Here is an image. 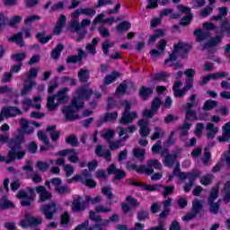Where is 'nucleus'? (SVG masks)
Here are the masks:
<instances>
[{
    "label": "nucleus",
    "instance_id": "1",
    "mask_svg": "<svg viewBox=\"0 0 230 230\" xmlns=\"http://www.w3.org/2000/svg\"><path fill=\"white\" fill-rule=\"evenodd\" d=\"M94 94V92L91 89H87L86 85H83L77 90V96L72 99L71 104L63 107L62 113L65 115L66 121H75L80 119V116L75 114L76 111L85 107L84 99L88 100Z\"/></svg>",
    "mask_w": 230,
    "mask_h": 230
},
{
    "label": "nucleus",
    "instance_id": "2",
    "mask_svg": "<svg viewBox=\"0 0 230 230\" xmlns=\"http://www.w3.org/2000/svg\"><path fill=\"white\" fill-rule=\"evenodd\" d=\"M20 135L15 136L13 138L9 139V152L6 157V164H9L15 160H22L25 156L24 151H20L22 148V144L25 142L24 135L33 134L34 128H31L27 130L18 129Z\"/></svg>",
    "mask_w": 230,
    "mask_h": 230
},
{
    "label": "nucleus",
    "instance_id": "3",
    "mask_svg": "<svg viewBox=\"0 0 230 230\" xmlns=\"http://www.w3.org/2000/svg\"><path fill=\"white\" fill-rule=\"evenodd\" d=\"M223 35H230V22L226 20L222 21L220 24V34L216 35V37L208 40V41L204 42L202 49H208V53H214L213 47L218 46L223 41Z\"/></svg>",
    "mask_w": 230,
    "mask_h": 230
},
{
    "label": "nucleus",
    "instance_id": "4",
    "mask_svg": "<svg viewBox=\"0 0 230 230\" xmlns=\"http://www.w3.org/2000/svg\"><path fill=\"white\" fill-rule=\"evenodd\" d=\"M163 164H161L157 159H149L146 164L137 165L136 164H131L129 165V170L135 171L138 174H146L148 176L155 173V170H162Z\"/></svg>",
    "mask_w": 230,
    "mask_h": 230
},
{
    "label": "nucleus",
    "instance_id": "5",
    "mask_svg": "<svg viewBox=\"0 0 230 230\" xmlns=\"http://www.w3.org/2000/svg\"><path fill=\"white\" fill-rule=\"evenodd\" d=\"M191 47L188 43H183L179 41L178 44L173 46L172 52L169 55L168 58L164 59V64H169L170 62H175L178 59V53L181 51V58L184 59L187 58L190 53Z\"/></svg>",
    "mask_w": 230,
    "mask_h": 230
},
{
    "label": "nucleus",
    "instance_id": "6",
    "mask_svg": "<svg viewBox=\"0 0 230 230\" xmlns=\"http://www.w3.org/2000/svg\"><path fill=\"white\" fill-rule=\"evenodd\" d=\"M163 105V101H161L159 96H155L151 102L150 110L145 109L142 112V116L145 119L154 118L159 111L160 107Z\"/></svg>",
    "mask_w": 230,
    "mask_h": 230
},
{
    "label": "nucleus",
    "instance_id": "7",
    "mask_svg": "<svg viewBox=\"0 0 230 230\" xmlns=\"http://www.w3.org/2000/svg\"><path fill=\"white\" fill-rule=\"evenodd\" d=\"M183 83L181 81H176L172 84V93L174 98H184L187 93L193 88V85L185 84L182 87ZM182 87V89H180Z\"/></svg>",
    "mask_w": 230,
    "mask_h": 230
},
{
    "label": "nucleus",
    "instance_id": "8",
    "mask_svg": "<svg viewBox=\"0 0 230 230\" xmlns=\"http://www.w3.org/2000/svg\"><path fill=\"white\" fill-rule=\"evenodd\" d=\"M22 115V111L17 106H4L0 111V122L5 118H14Z\"/></svg>",
    "mask_w": 230,
    "mask_h": 230
},
{
    "label": "nucleus",
    "instance_id": "9",
    "mask_svg": "<svg viewBox=\"0 0 230 230\" xmlns=\"http://www.w3.org/2000/svg\"><path fill=\"white\" fill-rule=\"evenodd\" d=\"M126 184L133 186L134 188H143L145 190L154 192L158 190V188H164L163 184H154V185H148L142 181H134L133 179H126L125 180Z\"/></svg>",
    "mask_w": 230,
    "mask_h": 230
},
{
    "label": "nucleus",
    "instance_id": "10",
    "mask_svg": "<svg viewBox=\"0 0 230 230\" xmlns=\"http://www.w3.org/2000/svg\"><path fill=\"white\" fill-rule=\"evenodd\" d=\"M125 201L128 203L123 202L120 205L123 214H128L132 209H135L140 206L138 199L130 195L125 198Z\"/></svg>",
    "mask_w": 230,
    "mask_h": 230
},
{
    "label": "nucleus",
    "instance_id": "11",
    "mask_svg": "<svg viewBox=\"0 0 230 230\" xmlns=\"http://www.w3.org/2000/svg\"><path fill=\"white\" fill-rule=\"evenodd\" d=\"M41 212L45 216L46 220L51 221L54 217V215L58 212V204L56 202L45 204L41 208Z\"/></svg>",
    "mask_w": 230,
    "mask_h": 230
},
{
    "label": "nucleus",
    "instance_id": "12",
    "mask_svg": "<svg viewBox=\"0 0 230 230\" xmlns=\"http://www.w3.org/2000/svg\"><path fill=\"white\" fill-rule=\"evenodd\" d=\"M119 112H105L104 115H101L100 119L96 120V127L100 128L105 123H112L118 119Z\"/></svg>",
    "mask_w": 230,
    "mask_h": 230
},
{
    "label": "nucleus",
    "instance_id": "13",
    "mask_svg": "<svg viewBox=\"0 0 230 230\" xmlns=\"http://www.w3.org/2000/svg\"><path fill=\"white\" fill-rule=\"evenodd\" d=\"M108 175H114L113 180L120 181L127 177V172L125 171L117 169L115 164H111L106 169Z\"/></svg>",
    "mask_w": 230,
    "mask_h": 230
},
{
    "label": "nucleus",
    "instance_id": "14",
    "mask_svg": "<svg viewBox=\"0 0 230 230\" xmlns=\"http://www.w3.org/2000/svg\"><path fill=\"white\" fill-rule=\"evenodd\" d=\"M181 150L182 148L177 146L176 151H173L172 155H165L163 162L164 165L168 168L173 167Z\"/></svg>",
    "mask_w": 230,
    "mask_h": 230
},
{
    "label": "nucleus",
    "instance_id": "15",
    "mask_svg": "<svg viewBox=\"0 0 230 230\" xmlns=\"http://www.w3.org/2000/svg\"><path fill=\"white\" fill-rule=\"evenodd\" d=\"M36 192L39 194V200L41 203L52 199V193L47 190L46 187L44 186L36 187Z\"/></svg>",
    "mask_w": 230,
    "mask_h": 230
},
{
    "label": "nucleus",
    "instance_id": "16",
    "mask_svg": "<svg viewBox=\"0 0 230 230\" xmlns=\"http://www.w3.org/2000/svg\"><path fill=\"white\" fill-rule=\"evenodd\" d=\"M76 51L77 55H71L66 58V64H77L82 62L84 58H86V53L83 49H76Z\"/></svg>",
    "mask_w": 230,
    "mask_h": 230
},
{
    "label": "nucleus",
    "instance_id": "17",
    "mask_svg": "<svg viewBox=\"0 0 230 230\" xmlns=\"http://www.w3.org/2000/svg\"><path fill=\"white\" fill-rule=\"evenodd\" d=\"M138 126H139V134L141 136L142 138H146L150 132V127H149V120H147L146 119H143L138 120Z\"/></svg>",
    "mask_w": 230,
    "mask_h": 230
},
{
    "label": "nucleus",
    "instance_id": "18",
    "mask_svg": "<svg viewBox=\"0 0 230 230\" xmlns=\"http://www.w3.org/2000/svg\"><path fill=\"white\" fill-rule=\"evenodd\" d=\"M169 77H170V75L164 71H161L160 73H156V74H152L150 75V79L153 84H157L160 82L167 83Z\"/></svg>",
    "mask_w": 230,
    "mask_h": 230
},
{
    "label": "nucleus",
    "instance_id": "19",
    "mask_svg": "<svg viewBox=\"0 0 230 230\" xmlns=\"http://www.w3.org/2000/svg\"><path fill=\"white\" fill-rule=\"evenodd\" d=\"M137 118V111L131 112H122V116L120 118L119 123L120 125H128L134 122V120Z\"/></svg>",
    "mask_w": 230,
    "mask_h": 230
},
{
    "label": "nucleus",
    "instance_id": "20",
    "mask_svg": "<svg viewBox=\"0 0 230 230\" xmlns=\"http://www.w3.org/2000/svg\"><path fill=\"white\" fill-rule=\"evenodd\" d=\"M82 197L77 195L76 199H75L71 204V208L74 213H78L84 211L86 209V203L81 202Z\"/></svg>",
    "mask_w": 230,
    "mask_h": 230
},
{
    "label": "nucleus",
    "instance_id": "21",
    "mask_svg": "<svg viewBox=\"0 0 230 230\" xmlns=\"http://www.w3.org/2000/svg\"><path fill=\"white\" fill-rule=\"evenodd\" d=\"M69 89L67 87H64L61 90L58 91L57 94L54 95L58 102V104H66L68 102V93Z\"/></svg>",
    "mask_w": 230,
    "mask_h": 230
},
{
    "label": "nucleus",
    "instance_id": "22",
    "mask_svg": "<svg viewBox=\"0 0 230 230\" xmlns=\"http://www.w3.org/2000/svg\"><path fill=\"white\" fill-rule=\"evenodd\" d=\"M95 155L97 157L105 158V161L111 162V152L110 149L102 150V146L99 145L95 147Z\"/></svg>",
    "mask_w": 230,
    "mask_h": 230
},
{
    "label": "nucleus",
    "instance_id": "23",
    "mask_svg": "<svg viewBox=\"0 0 230 230\" xmlns=\"http://www.w3.org/2000/svg\"><path fill=\"white\" fill-rule=\"evenodd\" d=\"M8 42L15 43L20 48H23L25 46V41L23 40V32H17L16 34H13L8 38Z\"/></svg>",
    "mask_w": 230,
    "mask_h": 230
},
{
    "label": "nucleus",
    "instance_id": "24",
    "mask_svg": "<svg viewBox=\"0 0 230 230\" xmlns=\"http://www.w3.org/2000/svg\"><path fill=\"white\" fill-rule=\"evenodd\" d=\"M139 97L143 101H147L154 94V88L146 85H141L139 89Z\"/></svg>",
    "mask_w": 230,
    "mask_h": 230
},
{
    "label": "nucleus",
    "instance_id": "25",
    "mask_svg": "<svg viewBox=\"0 0 230 230\" xmlns=\"http://www.w3.org/2000/svg\"><path fill=\"white\" fill-rule=\"evenodd\" d=\"M222 136L223 137H218V142L219 143H226L230 139V121L226 123L225 126L222 128Z\"/></svg>",
    "mask_w": 230,
    "mask_h": 230
},
{
    "label": "nucleus",
    "instance_id": "26",
    "mask_svg": "<svg viewBox=\"0 0 230 230\" xmlns=\"http://www.w3.org/2000/svg\"><path fill=\"white\" fill-rule=\"evenodd\" d=\"M184 75L187 76L185 78V84L194 86V76L196 75V71L193 68H188L184 70Z\"/></svg>",
    "mask_w": 230,
    "mask_h": 230
},
{
    "label": "nucleus",
    "instance_id": "27",
    "mask_svg": "<svg viewBox=\"0 0 230 230\" xmlns=\"http://www.w3.org/2000/svg\"><path fill=\"white\" fill-rule=\"evenodd\" d=\"M193 35L197 37L198 42H202L211 37V32L203 31L202 29L199 28L193 31Z\"/></svg>",
    "mask_w": 230,
    "mask_h": 230
},
{
    "label": "nucleus",
    "instance_id": "28",
    "mask_svg": "<svg viewBox=\"0 0 230 230\" xmlns=\"http://www.w3.org/2000/svg\"><path fill=\"white\" fill-rule=\"evenodd\" d=\"M120 73L118 71L111 72V75H107L103 78V83L106 85H110L111 84L116 82L120 77Z\"/></svg>",
    "mask_w": 230,
    "mask_h": 230
},
{
    "label": "nucleus",
    "instance_id": "29",
    "mask_svg": "<svg viewBox=\"0 0 230 230\" xmlns=\"http://www.w3.org/2000/svg\"><path fill=\"white\" fill-rule=\"evenodd\" d=\"M207 130H208V134H207L208 139H214L217 134L218 133V128H216L215 125L211 122H208L207 124Z\"/></svg>",
    "mask_w": 230,
    "mask_h": 230
},
{
    "label": "nucleus",
    "instance_id": "30",
    "mask_svg": "<svg viewBox=\"0 0 230 230\" xmlns=\"http://www.w3.org/2000/svg\"><path fill=\"white\" fill-rule=\"evenodd\" d=\"M35 37L38 40L39 43L42 45L48 44L53 38L52 35H48L46 37V31L38 32Z\"/></svg>",
    "mask_w": 230,
    "mask_h": 230
},
{
    "label": "nucleus",
    "instance_id": "31",
    "mask_svg": "<svg viewBox=\"0 0 230 230\" xmlns=\"http://www.w3.org/2000/svg\"><path fill=\"white\" fill-rule=\"evenodd\" d=\"M77 78L81 83H87L90 79V72L85 68H81L79 72H77Z\"/></svg>",
    "mask_w": 230,
    "mask_h": 230
},
{
    "label": "nucleus",
    "instance_id": "32",
    "mask_svg": "<svg viewBox=\"0 0 230 230\" xmlns=\"http://www.w3.org/2000/svg\"><path fill=\"white\" fill-rule=\"evenodd\" d=\"M103 17H105V14H103V13L97 14L96 17L94 18L93 23L94 25H96L98 23H111L112 22H114V18H112V17H108L104 21L102 20Z\"/></svg>",
    "mask_w": 230,
    "mask_h": 230
},
{
    "label": "nucleus",
    "instance_id": "33",
    "mask_svg": "<svg viewBox=\"0 0 230 230\" xmlns=\"http://www.w3.org/2000/svg\"><path fill=\"white\" fill-rule=\"evenodd\" d=\"M29 193H31V198H27L20 201V204H22V207H31V201L34 200L35 198V191L32 188L28 189Z\"/></svg>",
    "mask_w": 230,
    "mask_h": 230
},
{
    "label": "nucleus",
    "instance_id": "34",
    "mask_svg": "<svg viewBox=\"0 0 230 230\" xmlns=\"http://www.w3.org/2000/svg\"><path fill=\"white\" fill-rule=\"evenodd\" d=\"M0 208H2L3 210L10 209L14 208V204L10 199H8L5 195H4L0 201Z\"/></svg>",
    "mask_w": 230,
    "mask_h": 230
},
{
    "label": "nucleus",
    "instance_id": "35",
    "mask_svg": "<svg viewBox=\"0 0 230 230\" xmlns=\"http://www.w3.org/2000/svg\"><path fill=\"white\" fill-rule=\"evenodd\" d=\"M219 194V184L212 187L209 196H208V203H213L217 200Z\"/></svg>",
    "mask_w": 230,
    "mask_h": 230
},
{
    "label": "nucleus",
    "instance_id": "36",
    "mask_svg": "<svg viewBox=\"0 0 230 230\" xmlns=\"http://www.w3.org/2000/svg\"><path fill=\"white\" fill-rule=\"evenodd\" d=\"M60 82L62 84H66L68 86H76L77 85V80L74 77L63 75L60 78Z\"/></svg>",
    "mask_w": 230,
    "mask_h": 230
},
{
    "label": "nucleus",
    "instance_id": "37",
    "mask_svg": "<svg viewBox=\"0 0 230 230\" xmlns=\"http://www.w3.org/2000/svg\"><path fill=\"white\" fill-rule=\"evenodd\" d=\"M218 12V15H214L211 17L212 21H222L223 18L227 15L228 8L226 6L219 7Z\"/></svg>",
    "mask_w": 230,
    "mask_h": 230
},
{
    "label": "nucleus",
    "instance_id": "38",
    "mask_svg": "<svg viewBox=\"0 0 230 230\" xmlns=\"http://www.w3.org/2000/svg\"><path fill=\"white\" fill-rule=\"evenodd\" d=\"M63 49H64L63 44L62 43L58 44L57 47L54 48L51 52V58L54 60H58Z\"/></svg>",
    "mask_w": 230,
    "mask_h": 230
},
{
    "label": "nucleus",
    "instance_id": "39",
    "mask_svg": "<svg viewBox=\"0 0 230 230\" xmlns=\"http://www.w3.org/2000/svg\"><path fill=\"white\" fill-rule=\"evenodd\" d=\"M204 209V206L203 204L200 202V200L199 199H194L192 201V208H191V212L192 213H196L197 215H199L200 212H202Z\"/></svg>",
    "mask_w": 230,
    "mask_h": 230
},
{
    "label": "nucleus",
    "instance_id": "40",
    "mask_svg": "<svg viewBox=\"0 0 230 230\" xmlns=\"http://www.w3.org/2000/svg\"><path fill=\"white\" fill-rule=\"evenodd\" d=\"M223 191H225V197H223V201L226 204L230 203V181H226L225 186H223Z\"/></svg>",
    "mask_w": 230,
    "mask_h": 230
},
{
    "label": "nucleus",
    "instance_id": "41",
    "mask_svg": "<svg viewBox=\"0 0 230 230\" xmlns=\"http://www.w3.org/2000/svg\"><path fill=\"white\" fill-rule=\"evenodd\" d=\"M149 218V212L147 210L140 209L137 212V220H138V222H146Z\"/></svg>",
    "mask_w": 230,
    "mask_h": 230
},
{
    "label": "nucleus",
    "instance_id": "42",
    "mask_svg": "<svg viewBox=\"0 0 230 230\" xmlns=\"http://www.w3.org/2000/svg\"><path fill=\"white\" fill-rule=\"evenodd\" d=\"M218 102L217 101L213 100H208L207 102H204L202 106V111H209L213 110L214 108L217 107Z\"/></svg>",
    "mask_w": 230,
    "mask_h": 230
},
{
    "label": "nucleus",
    "instance_id": "43",
    "mask_svg": "<svg viewBox=\"0 0 230 230\" xmlns=\"http://www.w3.org/2000/svg\"><path fill=\"white\" fill-rule=\"evenodd\" d=\"M155 132L151 136V140L155 141L157 139H160L161 137H164V131L162 128L160 127H155Z\"/></svg>",
    "mask_w": 230,
    "mask_h": 230
},
{
    "label": "nucleus",
    "instance_id": "44",
    "mask_svg": "<svg viewBox=\"0 0 230 230\" xmlns=\"http://www.w3.org/2000/svg\"><path fill=\"white\" fill-rule=\"evenodd\" d=\"M146 155V149L134 148L133 156L140 161H144Z\"/></svg>",
    "mask_w": 230,
    "mask_h": 230
},
{
    "label": "nucleus",
    "instance_id": "45",
    "mask_svg": "<svg viewBox=\"0 0 230 230\" xmlns=\"http://www.w3.org/2000/svg\"><path fill=\"white\" fill-rule=\"evenodd\" d=\"M216 3V1H209V5L205 6L201 12H200V15L203 18H207L209 14L212 13L213 12V7L212 5Z\"/></svg>",
    "mask_w": 230,
    "mask_h": 230
},
{
    "label": "nucleus",
    "instance_id": "46",
    "mask_svg": "<svg viewBox=\"0 0 230 230\" xmlns=\"http://www.w3.org/2000/svg\"><path fill=\"white\" fill-rule=\"evenodd\" d=\"M210 161H212V154L209 151V148L208 146H205L202 163L205 166H207Z\"/></svg>",
    "mask_w": 230,
    "mask_h": 230
},
{
    "label": "nucleus",
    "instance_id": "47",
    "mask_svg": "<svg viewBox=\"0 0 230 230\" xmlns=\"http://www.w3.org/2000/svg\"><path fill=\"white\" fill-rule=\"evenodd\" d=\"M55 99L56 96L55 95H51V96H49L48 99H47V107L49 109V111H54L57 109V107L58 106V102L55 103Z\"/></svg>",
    "mask_w": 230,
    "mask_h": 230
},
{
    "label": "nucleus",
    "instance_id": "48",
    "mask_svg": "<svg viewBox=\"0 0 230 230\" xmlns=\"http://www.w3.org/2000/svg\"><path fill=\"white\" fill-rule=\"evenodd\" d=\"M131 28V23L128 21H123L116 26V31L119 32L127 31Z\"/></svg>",
    "mask_w": 230,
    "mask_h": 230
},
{
    "label": "nucleus",
    "instance_id": "49",
    "mask_svg": "<svg viewBox=\"0 0 230 230\" xmlns=\"http://www.w3.org/2000/svg\"><path fill=\"white\" fill-rule=\"evenodd\" d=\"M25 58H26L25 52L15 53L11 57V59H13L17 64H22Z\"/></svg>",
    "mask_w": 230,
    "mask_h": 230
},
{
    "label": "nucleus",
    "instance_id": "50",
    "mask_svg": "<svg viewBox=\"0 0 230 230\" xmlns=\"http://www.w3.org/2000/svg\"><path fill=\"white\" fill-rule=\"evenodd\" d=\"M213 179H214L213 174H205L202 176L199 182L202 186H208L212 184Z\"/></svg>",
    "mask_w": 230,
    "mask_h": 230
},
{
    "label": "nucleus",
    "instance_id": "51",
    "mask_svg": "<svg viewBox=\"0 0 230 230\" xmlns=\"http://www.w3.org/2000/svg\"><path fill=\"white\" fill-rule=\"evenodd\" d=\"M28 222L31 227L38 226L42 224V217H33L28 214Z\"/></svg>",
    "mask_w": 230,
    "mask_h": 230
},
{
    "label": "nucleus",
    "instance_id": "52",
    "mask_svg": "<svg viewBox=\"0 0 230 230\" xmlns=\"http://www.w3.org/2000/svg\"><path fill=\"white\" fill-rule=\"evenodd\" d=\"M35 85V82L31 80L28 84H24L23 89L21 92L22 96H27Z\"/></svg>",
    "mask_w": 230,
    "mask_h": 230
},
{
    "label": "nucleus",
    "instance_id": "53",
    "mask_svg": "<svg viewBox=\"0 0 230 230\" xmlns=\"http://www.w3.org/2000/svg\"><path fill=\"white\" fill-rule=\"evenodd\" d=\"M70 222H71V216L67 211L64 212L61 215V217L59 219V224H61V226H67Z\"/></svg>",
    "mask_w": 230,
    "mask_h": 230
},
{
    "label": "nucleus",
    "instance_id": "54",
    "mask_svg": "<svg viewBox=\"0 0 230 230\" xmlns=\"http://www.w3.org/2000/svg\"><path fill=\"white\" fill-rule=\"evenodd\" d=\"M81 182H82L83 185H84V186H86L87 188H90V189H94L97 186V181H95L94 180H93L91 178H88V179L84 180L82 177Z\"/></svg>",
    "mask_w": 230,
    "mask_h": 230
},
{
    "label": "nucleus",
    "instance_id": "55",
    "mask_svg": "<svg viewBox=\"0 0 230 230\" xmlns=\"http://www.w3.org/2000/svg\"><path fill=\"white\" fill-rule=\"evenodd\" d=\"M128 90V84L127 81L124 80L122 82V84H119V86H117L116 90H115V93L116 94H125L127 93Z\"/></svg>",
    "mask_w": 230,
    "mask_h": 230
},
{
    "label": "nucleus",
    "instance_id": "56",
    "mask_svg": "<svg viewBox=\"0 0 230 230\" xmlns=\"http://www.w3.org/2000/svg\"><path fill=\"white\" fill-rule=\"evenodd\" d=\"M200 175H202V172L199 171H194V172H188L189 182L195 184L196 179H199L200 177Z\"/></svg>",
    "mask_w": 230,
    "mask_h": 230
},
{
    "label": "nucleus",
    "instance_id": "57",
    "mask_svg": "<svg viewBox=\"0 0 230 230\" xmlns=\"http://www.w3.org/2000/svg\"><path fill=\"white\" fill-rule=\"evenodd\" d=\"M191 20H193V14H187L180 20V25L187 27L190 24Z\"/></svg>",
    "mask_w": 230,
    "mask_h": 230
},
{
    "label": "nucleus",
    "instance_id": "58",
    "mask_svg": "<svg viewBox=\"0 0 230 230\" xmlns=\"http://www.w3.org/2000/svg\"><path fill=\"white\" fill-rule=\"evenodd\" d=\"M66 143L71 145L73 147L79 146L78 138L75 135H71L69 137L66 138Z\"/></svg>",
    "mask_w": 230,
    "mask_h": 230
},
{
    "label": "nucleus",
    "instance_id": "59",
    "mask_svg": "<svg viewBox=\"0 0 230 230\" xmlns=\"http://www.w3.org/2000/svg\"><path fill=\"white\" fill-rule=\"evenodd\" d=\"M195 119H197V112L193 110H187L185 111V120L194 121Z\"/></svg>",
    "mask_w": 230,
    "mask_h": 230
},
{
    "label": "nucleus",
    "instance_id": "60",
    "mask_svg": "<svg viewBox=\"0 0 230 230\" xmlns=\"http://www.w3.org/2000/svg\"><path fill=\"white\" fill-rule=\"evenodd\" d=\"M50 165L49 164L43 162V161H38L36 164L37 170L40 172H47L49 169Z\"/></svg>",
    "mask_w": 230,
    "mask_h": 230
},
{
    "label": "nucleus",
    "instance_id": "61",
    "mask_svg": "<svg viewBox=\"0 0 230 230\" xmlns=\"http://www.w3.org/2000/svg\"><path fill=\"white\" fill-rule=\"evenodd\" d=\"M22 17L21 15H14L10 18L8 25L13 28L17 26L22 22Z\"/></svg>",
    "mask_w": 230,
    "mask_h": 230
},
{
    "label": "nucleus",
    "instance_id": "62",
    "mask_svg": "<svg viewBox=\"0 0 230 230\" xmlns=\"http://www.w3.org/2000/svg\"><path fill=\"white\" fill-rule=\"evenodd\" d=\"M108 145L110 146L111 151H116L122 146L121 140H115V141L108 140Z\"/></svg>",
    "mask_w": 230,
    "mask_h": 230
},
{
    "label": "nucleus",
    "instance_id": "63",
    "mask_svg": "<svg viewBox=\"0 0 230 230\" xmlns=\"http://www.w3.org/2000/svg\"><path fill=\"white\" fill-rule=\"evenodd\" d=\"M205 128L204 123L199 122L196 125V130H194V135H196L197 137H201L203 136V130Z\"/></svg>",
    "mask_w": 230,
    "mask_h": 230
},
{
    "label": "nucleus",
    "instance_id": "64",
    "mask_svg": "<svg viewBox=\"0 0 230 230\" xmlns=\"http://www.w3.org/2000/svg\"><path fill=\"white\" fill-rule=\"evenodd\" d=\"M213 81H217L222 78L228 77V74L226 72L221 71L217 73L210 74Z\"/></svg>",
    "mask_w": 230,
    "mask_h": 230
}]
</instances>
